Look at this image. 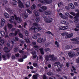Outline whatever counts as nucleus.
I'll return each instance as SVG.
<instances>
[{
    "label": "nucleus",
    "instance_id": "nucleus-1",
    "mask_svg": "<svg viewBox=\"0 0 79 79\" xmlns=\"http://www.w3.org/2000/svg\"><path fill=\"white\" fill-rule=\"evenodd\" d=\"M61 63L60 62H55L54 63V66H57L58 69H56V71L58 72L61 71V69L63 68V64H60Z\"/></svg>",
    "mask_w": 79,
    "mask_h": 79
},
{
    "label": "nucleus",
    "instance_id": "nucleus-2",
    "mask_svg": "<svg viewBox=\"0 0 79 79\" xmlns=\"http://www.w3.org/2000/svg\"><path fill=\"white\" fill-rule=\"evenodd\" d=\"M43 18H44V19H44V21L45 23H52V21H53L52 18L49 19L47 18V17L45 15H43Z\"/></svg>",
    "mask_w": 79,
    "mask_h": 79
},
{
    "label": "nucleus",
    "instance_id": "nucleus-3",
    "mask_svg": "<svg viewBox=\"0 0 79 79\" xmlns=\"http://www.w3.org/2000/svg\"><path fill=\"white\" fill-rule=\"evenodd\" d=\"M52 12L51 10H48L45 11L44 14L46 16H48L52 14Z\"/></svg>",
    "mask_w": 79,
    "mask_h": 79
},
{
    "label": "nucleus",
    "instance_id": "nucleus-4",
    "mask_svg": "<svg viewBox=\"0 0 79 79\" xmlns=\"http://www.w3.org/2000/svg\"><path fill=\"white\" fill-rule=\"evenodd\" d=\"M68 55L70 58L74 57L75 55V52H70L68 53Z\"/></svg>",
    "mask_w": 79,
    "mask_h": 79
},
{
    "label": "nucleus",
    "instance_id": "nucleus-5",
    "mask_svg": "<svg viewBox=\"0 0 79 79\" xmlns=\"http://www.w3.org/2000/svg\"><path fill=\"white\" fill-rule=\"evenodd\" d=\"M14 16L15 18V19L17 21H19V23H21V21H22V19H21V18H19V17H17V16L15 15H14Z\"/></svg>",
    "mask_w": 79,
    "mask_h": 79
},
{
    "label": "nucleus",
    "instance_id": "nucleus-6",
    "mask_svg": "<svg viewBox=\"0 0 79 79\" xmlns=\"http://www.w3.org/2000/svg\"><path fill=\"white\" fill-rule=\"evenodd\" d=\"M31 54L33 55V58H36L37 57L36 52H35L34 51H33L31 52Z\"/></svg>",
    "mask_w": 79,
    "mask_h": 79
},
{
    "label": "nucleus",
    "instance_id": "nucleus-7",
    "mask_svg": "<svg viewBox=\"0 0 79 79\" xmlns=\"http://www.w3.org/2000/svg\"><path fill=\"white\" fill-rule=\"evenodd\" d=\"M32 30H34V32H37V28L35 27H34V26H32L30 28V31H32Z\"/></svg>",
    "mask_w": 79,
    "mask_h": 79
},
{
    "label": "nucleus",
    "instance_id": "nucleus-8",
    "mask_svg": "<svg viewBox=\"0 0 79 79\" xmlns=\"http://www.w3.org/2000/svg\"><path fill=\"white\" fill-rule=\"evenodd\" d=\"M15 21V17L14 16H11L10 17V19L9 20V21L10 23H12L13 22V21Z\"/></svg>",
    "mask_w": 79,
    "mask_h": 79
},
{
    "label": "nucleus",
    "instance_id": "nucleus-9",
    "mask_svg": "<svg viewBox=\"0 0 79 79\" xmlns=\"http://www.w3.org/2000/svg\"><path fill=\"white\" fill-rule=\"evenodd\" d=\"M4 50L5 53H9L10 52V50H8V48L6 47H5L3 48Z\"/></svg>",
    "mask_w": 79,
    "mask_h": 79
},
{
    "label": "nucleus",
    "instance_id": "nucleus-10",
    "mask_svg": "<svg viewBox=\"0 0 79 79\" xmlns=\"http://www.w3.org/2000/svg\"><path fill=\"white\" fill-rule=\"evenodd\" d=\"M73 36V34L72 33H71L70 34H68L65 36V37L66 39H68L69 38H71Z\"/></svg>",
    "mask_w": 79,
    "mask_h": 79
},
{
    "label": "nucleus",
    "instance_id": "nucleus-11",
    "mask_svg": "<svg viewBox=\"0 0 79 79\" xmlns=\"http://www.w3.org/2000/svg\"><path fill=\"white\" fill-rule=\"evenodd\" d=\"M66 49H71L73 48V45H68L65 47Z\"/></svg>",
    "mask_w": 79,
    "mask_h": 79
},
{
    "label": "nucleus",
    "instance_id": "nucleus-12",
    "mask_svg": "<svg viewBox=\"0 0 79 79\" xmlns=\"http://www.w3.org/2000/svg\"><path fill=\"white\" fill-rule=\"evenodd\" d=\"M34 14L35 16L37 17V16H39V11H34Z\"/></svg>",
    "mask_w": 79,
    "mask_h": 79
},
{
    "label": "nucleus",
    "instance_id": "nucleus-13",
    "mask_svg": "<svg viewBox=\"0 0 79 79\" xmlns=\"http://www.w3.org/2000/svg\"><path fill=\"white\" fill-rule=\"evenodd\" d=\"M5 21L3 19H2L1 20V26L3 27L4 26V24H5Z\"/></svg>",
    "mask_w": 79,
    "mask_h": 79
},
{
    "label": "nucleus",
    "instance_id": "nucleus-14",
    "mask_svg": "<svg viewBox=\"0 0 79 79\" xmlns=\"http://www.w3.org/2000/svg\"><path fill=\"white\" fill-rule=\"evenodd\" d=\"M69 6L71 8V9H74V6L72 3L69 4Z\"/></svg>",
    "mask_w": 79,
    "mask_h": 79
},
{
    "label": "nucleus",
    "instance_id": "nucleus-15",
    "mask_svg": "<svg viewBox=\"0 0 79 79\" xmlns=\"http://www.w3.org/2000/svg\"><path fill=\"white\" fill-rule=\"evenodd\" d=\"M49 59H50V56H49L48 55H46L45 58V60L47 62L48 61H49V60H50Z\"/></svg>",
    "mask_w": 79,
    "mask_h": 79
},
{
    "label": "nucleus",
    "instance_id": "nucleus-16",
    "mask_svg": "<svg viewBox=\"0 0 79 79\" xmlns=\"http://www.w3.org/2000/svg\"><path fill=\"white\" fill-rule=\"evenodd\" d=\"M42 40H43V39L41 38H39L38 39V40H37V42H38V43H41L42 42Z\"/></svg>",
    "mask_w": 79,
    "mask_h": 79
},
{
    "label": "nucleus",
    "instance_id": "nucleus-17",
    "mask_svg": "<svg viewBox=\"0 0 79 79\" xmlns=\"http://www.w3.org/2000/svg\"><path fill=\"white\" fill-rule=\"evenodd\" d=\"M5 17L7 18H10V15L6 12H5L4 13Z\"/></svg>",
    "mask_w": 79,
    "mask_h": 79
},
{
    "label": "nucleus",
    "instance_id": "nucleus-18",
    "mask_svg": "<svg viewBox=\"0 0 79 79\" xmlns=\"http://www.w3.org/2000/svg\"><path fill=\"white\" fill-rule=\"evenodd\" d=\"M19 6L20 8H24V5L23 3L21 2L19 4Z\"/></svg>",
    "mask_w": 79,
    "mask_h": 79
},
{
    "label": "nucleus",
    "instance_id": "nucleus-19",
    "mask_svg": "<svg viewBox=\"0 0 79 79\" xmlns=\"http://www.w3.org/2000/svg\"><path fill=\"white\" fill-rule=\"evenodd\" d=\"M25 6L27 8H29L30 6V2L28 1L26 2Z\"/></svg>",
    "mask_w": 79,
    "mask_h": 79
},
{
    "label": "nucleus",
    "instance_id": "nucleus-20",
    "mask_svg": "<svg viewBox=\"0 0 79 79\" xmlns=\"http://www.w3.org/2000/svg\"><path fill=\"white\" fill-rule=\"evenodd\" d=\"M39 50L40 51V53L42 55H44V49L43 48H40Z\"/></svg>",
    "mask_w": 79,
    "mask_h": 79
},
{
    "label": "nucleus",
    "instance_id": "nucleus-21",
    "mask_svg": "<svg viewBox=\"0 0 79 79\" xmlns=\"http://www.w3.org/2000/svg\"><path fill=\"white\" fill-rule=\"evenodd\" d=\"M41 8L42 10H43V11H45L46 10H47V8L45 6H42L41 7Z\"/></svg>",
    "mask_w": 79,
    "mask_h": 79
},
{
    "label": "nucleus",
    "instance_id": "nucleus-22",
    "mask_svg": "<svg viewBox=\"0 0 79 79\" xmlns=\"http://www.w3.org/2000/svg\"><path fill=\"white\" fill-rule=\"evenodd\" d=\"M49 58H51L52 60H54V58L55 57V55L52 54V55H49Z\"/></svg>",
    "mask_w": 79,
    "mask_h": 79
},
{
    "label": "nucleus",
    "instance_id": "nucleus-23",
    "mask_svg": "<svg viewBox=\"0 0 79 79\" xmlns=\"http://www.w3.org/2000/svg\"><path fill=\"white\" fill-rule=\"evenodd\" d=\"M7 26L8 27L9 29H11V28L13 27V26L11 24L8 23L7 24Z\"/></svg>",
    "mask_w": 79,
    "mask_h": 79
},
{
    "label": "nucleus",
    "instance_id": "nucleus-24",
    "mask_svg": "<svg viewBox=\"0 0 79 79\" xmlns=\"http://www.w3.org/2000/svg\"><path fill=\"white\" fill-rule=\"evenodd\" d=\"M35 4H33V5L31 7V9L32 10H35Z\"/></svg>",
    "mask_w": 79,
    "mask_h": 79
},
{
    "label": "nucleus",
    "instance_id": "nucleus-25",
    "mask_svg": "<svg viewBox=\"0 0 79 79\" xmlns=\"http://www.w3.org/2000/svg\"><path fill=\"white\" fill-rule=\"evenodd\" d=\"M2 57L3 60H4L5 61L7 59L6 58V56H5V55H2Z\"/></svg>",
    "mask_w": 79,
    "mask_h": 79
},
{
    "label": "nucleus",
    "instance_id": "nucleus-26",
    "mask_svg": "<svg viewBox=\"0 0 79 79\" xmlns=\"http://www.w3.org/2000/svg\"><path fill=\"white\" fill-rule=\"evenodd\" d=\"M32 38L33 39H37L38 38V37L36 36V35H34L32 36Z\"/></svg>",
    "mask_w": 79,
    "mask_h": 79
},
{
    "label": "nucleus",
    "instance_id": "nucleus-27",
    "mask_svg": "<svg viewBox=\"0 0 79 79\" xmlns=\"http://www.w3.org/2000/svg\"><path fill=\"white\" fill-rule=\"evenodd\" d=\"M35 20L37 23H39L40 21V18L39 17H36Z\"/></svg>",
    "mask_w": 79,
    "mask_h": 79
},
{
    "label": "nucleus",
    "instance_id": "nucleus-28",
    "mask_svg": "<svg viewBox=\"0 0 79 79\" xmlns=\"http://www.w3.org/2000/svg\"><path fill=\"white\" fill-rule=\"evenodd\" d=\"M19 35L20 38H23L24 37V36H23V35L21 33H19Z\"/></svg>",
    "mask_w": 79,
    "mask_h": 79
},
{
    "label": "nucleus",
    "instance_id": "nucleus-29",
    "mask_svg": "<svg viewBox=\"0 0 79 79\" xmlns=\"http://www.w3.org/2000/svg\"><path fill=\"white\" fill-rule=\"evenodd\" d=\"M62 28L63 30H65L68 28V26H62Z\"/></svg>",
    "mask_w": 79,
    "mask_h": 79
},
{
    "label": "nucleus",
    "instance_id": "nucleus-30",
    "mask_svg": "<svg viewBox=\"0 0 79 79\" xmlns=\"http://www.w3.org/2000/svg\"><path fill=\"white\" fill-rule=\"evenodd\" d=\"M0 42L2 44H4V43H5V40L3 39L0 40Z\"/></svg>",
    "mask_w": 79,
    "mask_h": 79
},
{
    "label": "nucleus",
    "instance_id": "nucleus-31",
    "mask_svg": "<svg viewBox=\"0 0 79 79\" xmlns=\"http://www.w3.org/2000/svg\"><path fill=\"white\" fill-rule=\"evenodd\" d=\"M10 55H11V53H7L6 54V56L8 58H10Z\"/></svg>",
    "mask_w": 79,
    "mask_h": 79
},
{
    "label": "nucleus",
    "instance_id": "nucleus-32",
    "mask_svg": "<svg viewBox=\"0 0 79 79\" xmlns=\"http://www.w3.org/2000/svg\"><path fill=\"white\" fill-rule=\"evenodd\" d=\"M0 34H1V35H2V36H3V35H5V32L4 31H1V32L0 33Z\"/></svg>",
    "mask_w": 79,
    "mask_h": 79
},
{
    "label": "nucleus",
    "instance_id": "nucleus-33",
    "mask_svg": "<svg viewBox=\"0 0 79 79\" xmlns=\"http://www.w3.org/2000/svg\"><path fill=\"white\" fill-rule=\"evenodd\" d=\"M27 13H29V14H31L32 13V12L29 9H27L26 10Z\"/></svg>",
    "mask_w": 79,
    "mask_h": 79
},
{
    "label": "nucleus",
    "instance_id": "nucleus-34",
    "mask_svg": "<svg viewBox=\"0 0 79 79\" xmlns=\"http://www.w3.org/2000/svg\"><path fill=\"white\" fill-rule=\"evenodd\" d=\"M46 33H47L48 34H51V35H52V36H53V34H52V32H50V31H47L46 32Z\"/></svg>",
    "mask_w": 79,
    "mask_h": 79
},
{
    "label": "nucleus",
    "instance_id": "nucleus-35",
    "mask_svg": "<svg viewBox=\"0 0 79 79\" xmlns=\"http://www.w3.org/2000/svg\"><path fill=\"white\" fill-rule=\"evenodd\" d=\"M52 74H53L52 72H49L47 73V74L48 76H52Z\"/></svg>",
    "mask_w": 79,
    "mask_h": 79
},
{
    "label": "nucleus",
    "instance_id": "nucleus-36",
    "mask_svg": "<svg viewBox=\"0 0 79 79\" xmlns=\"http://www.w3.org/2000/svg\"><path fill=\"white\" fill-rule=\"evenodd\" d=\"M25 42H26V43H27V44H28V43H30V40H29V39H25Z\"/></svg>",
    "mask_w": 79,
    "mask_h": 79
},
{
    "label": "nucleus",
    "instance_id": "nucleus-37",
    "mask_svg": "<svg viewBox=\"0 0 79 79\" xmlns=\"http://www.w3.org/2000/svg\"><path fill=\"white\" fill-rule=\"evenodd\" d=\"M9 35L10 36V37H13V36L14 35V33L12 32L10 33Z\"/></svg>",
    "mask_w": 79,
    "mask_h": 79
},
{
    "label": "nucleus",
    "instance_id": "nucleus-38",
    "mask_svg": "<svg viewBox=\"0 0 79 79\" xmlns=\"http://www.w3.org/2000/svg\"><path fill=\"white\" fill-rule=\"evenodd\" d=\"M74 22L75 23H78L79 22V19L77 18H75Z\"/></svg>",
    "mask_w": 79,
    "mask_h": 79
},
{
    "label": "nucleus",
    "instance_id": "nucleus-39",
    "mask_svg": "<svg viewBox=\"0 0 79 79\" xmlns=\"http://www.w3.org/2000/svg\"><path fill=\"white\" fill-rule=\"evenodd\" d=\"M27 25V23L25 22L23 24V27L24 28H26V26Z\"/></svg>",
    "mask_w": 79,
    "mask_h": 79
},
{
    "label": "nucleus",
    "instance_id": "nucleus-40",
    "mask_svg": "<svg viewBox=\"0 0 79 79\" xmlns=\"http://www.w3.org/2000/svg\"><path fill=\"white\" fill-rule=\"evenodd\" d=\"M14 50L15 52H17L18 51V48H15Z\"/></svg>",
    "mask_w": 79,
    "mask_h": 79
},
{
    "label": "nucleus",
    "instance_id": "nucleus-41",
    "mask_svg": "<svg viewBox=\"0 0 79 79\" xmlns=\"http://www.w3.org/2000/svg\"><path fill=\"white\" fill-rule=\"evenodd\" d=\"M71 41H77V40L76 38H73L70 40Z\"/></svg>",
    "mask_w": 79,
    "mask_h": 79
},
{
    "label": "nucleus",
    "instance_id": "nucleus-42",
    "mask_svg": "<svg viewBox=\"0 0 79 79\" xmlns=\"http://www.w3.org/2000/svg\"><path fill=\"white\" fill-rule=\"evenodd\" d=\"M24 17L25 19H26L28 17V15L26 14H25L24 15Z\"/></svg>",
    "mask_w": 79,
    "mask_h": 79
},
{
    "label": "nucleus",
    "instance_id": "nucleus-43",
    "mask_svg": "<svg viewBox=\"0 0 79 79\" xmlns=\"http://www.w3.org/2000/svg\"><path fill=\"white\" fill-rule=\"evenodd\" d=\"M52 2H53V1L52 0H48L47 4H50L51 3H52Z\"/></svg>",
    "mask_w": 79,
    "mask_h": 79
},
{
    "label": "nucleus",
    "instance_id": "nucleus-44",
    "mask_svg": "<svg viewBox=\"0 0 79 79\" xmlns=\"http://www.w3.org/2000/svg\"><path fill=\"white\" fill-rule=\"evenodd\" d=\"M70 14L73 15V16H75L76 15V14L73 12H70Z\"/></svg>",
    "mask_w": 79,
    "mask_h": 79
},
{
    "label": "nucleus",
    "instance_id": "nucleus-45",
    "mask_svg": "<svg viewBox=\"0 0 79 79\" xmlns=\"http://www.w3.org/2000/svg\"><path fill=\"white\" fill-rule=\"evenodd\" d=\"M4 29L5 32H7V28H6V26H5L4 28Z\"/></svg>",
    "mask_w": 79,
    "mask_h": 79
},
{
    "label": "nucleus",
    "instance_id": "nucleus-46",
    "mask_svg": "<svg viewBox=\"0 0 79 79\" xmlns=\"http://www.w3.org/2000/svg\"><path fill=\"white\" fill-rule=\"evenodd\" d=\"M34 79H37V75H33Z\"/></svg>",
    "mask_w": 79,
    "mask_h": 79
},
{
    "label": "nucleus",
    "instance_id": "nucleus-47",
    "mask_svg": "<svg viewBox=\"0 0 79 79\" xmlns=\"http://www.w3.org/2000/svg\"><path fill=\"white\" fill-rule=\"evenodd\" d=\"M19 62H23V61H24V59H23V58H20L19 60Z\"/></svg>",
    "mask_w": 79,
    "mask_h": 79
},
{
    "label": "nucleus",
    "instance_id": "nucleus-48",
    "mask_svg": "<svg viewBox=\"0 0 79 79\" xmlns=\"http://www.w3.org/2000/svg\"><path fill=\"white\" fill-rule=\"evenodd\" d=\"M12 3L14 5H17V1H14Z\"/></svg>",
    "mask_w": 79,
    "mask_h": 79
},
{
    "label": "nucleus",
    "instance_id": "nucleus-49",
    "mask_svg": "<svg viewBox=\"0 0 79 79\" xmlns=\"http://www.w3.org/2000/svg\"><path fill=\"white\" fill-rule=\"evenodd\" d=\"M3 0V3H4L5 4H6V3H7L8 2L6 0Z\"/></svg>",
    "mask_w": 79,
    "mask_h": 79
},
{
    "label": "nucleus",
    "instance_id": "nucleus-50",
    "mask_svg": "<svg viewBox=\"0 0 79 79\" xmlns=\"http://www.w3.org/2000/svg\"><path fill=\"white\" fill-rule=\"evenodd\" d=\"M45 50L46 52H48L50 50V48H47L45 49Z\"/></svg>",
    "mask_w": 79,
    "mask_h": 79
},
{
    "label": "nucleus",
    "instance_id": "nucleus-51",
    "mask_svg": "<svg viewBox=\"0 0 79 79\" xmlns=\"http://www.w3.org/2000/svg\"><path fill=\"white\" fill-rule=\"evenodd\" d=\"M18 32H19L18 31H15V32L14 34V35H15V36H16V35H17V34H18Z\"/></svg>",
    "mask_w": 79,
    "mask_h": 79
},
{
    "label": "nucleus",
    "instance_id": "nucleus-52",
    "mask_svg": "<svg viewBox=\"0 0 79 79\" xmlns=\"http://www.w3.org/2000/svg\"><path fill=\"white\" fill-rule=\"evenodd\" d=\"M33 65L34 67H37L38 66L37 64L35 63H33Z\"/></svg>",
    "mask_w": 79,
    "mask_h": 79
},
{
    "label": "nucleus",
    "instance_id": "nucleus-53",
    "mask_svg": "<svg viewBox=\"0 0 79 79\" xmlns=\"http://www.w3.org/2000/svg\"><path fill=\"white\" fill-rule=\"evenodd\" d=\"M69 7V6H67L65 7V8L67 10H69V9H70Z\"/></svg>",
    "mask_w": 79,
    "mask_h": 79
},
{
    "label": "nucleus",
    "instance_id": "nucleus-54",
    "mask_svg": "<svg viewBox=\"0 0 79 79\" xmlns=\"http://www.w3.org/2000/svg\"><path fill=\"white\" fill-rule=\"evenodd\" d=\"M76 62L77 63H79V58H78L76 60Z\"/></svg>",
    "mask_w": 79,
    "mask_h": 79
},
{
    "label": "nucleus",
    "instance_id": "nucleus-55",
    "mask_svg": "<svg viewBox=\"0 0 79 79\" xmlns=\"http://www.w3.org/2000/svg\"><path fill=\"white\" fill-rule=\"evenodd\" d=\"M61 23L62 24H66V21H65V20H62Z\"/></svg>",
    "mask_w": 79,
    "mask_h": 79
},
{
    "label": "nucleus",
    "instance_id": "nucleus-56",
    "mask_svg": "<svg viewBox=\"0 0 79 79\" xmlns=\"http://www.w3.org/2000/svg\"><path fill=\"white\" fill-rule=\"evenodd\" d=\"M15 41H18L19 40V38L18 37H15Z\"/></svg>",
    "mask_w": 79,
    "mask_h": 79
},
{
    "label": "nucleus",
    "instance_id": "nucleus-57",
    "mask_svg": "<svg viewBox=\"0 0 79 79\" xmlns=\"http://www.w3.org/2000/svg\"><path fill=\"white\" fill-rule=\"evenodd\" d=\"M25 34H26V36H28V33L27 32V30H26L25 31Z\"/></svg>",
    "mask_w": 79,
    "mask_h": 79
},
{
    "label": "nucleus",
    "instance_id": "nucleus-58",
    "mask_svg": "<svg viewBox=\"0 0 79 79\" xmlns=\"http://www.w3.org/2000/svg\"><path fill=\"white\" fill-rule=\"evenodd\" d=\"M15 55H13L11 57V58L12 60H14V59L15 58Z\"/></svg>",
    "mask_w": 79,
    "mask_h": 79
},
{
    "label": "nucleus",
    "instance_id": "nucleus-59",
    "mask_svg": "<svg viewBox=\"0 0 79 79\" xmlns=\"http://www.w3.org/2000/svg\"><path fill=\"white\" fill-rule=\"evenodd\" d=\"M33 26H38V24H37V23H34L33 24Z\"/></svg>",
    "mask_w": 79,
    "mask_h": 79
},
{
    "label": "nucleus",
    "instance_id": "nucleus-60",
    "mask_svg": "<svg viewBox=\"0 0 79 79\" xmlns=\"http://www.w3.org/2000/svg\"><path fill=\"white\" fill-rule=\"evenodd\" d=\"M43 79H47V76L46 75H44L43 77Z\"/></svg>",
    "mask_w": 79,
    "mask_h": 79
},
{
    "label": "nucleus",
    "instance_id": "nucleus-61",
    "mask_svg": "<svg viewBox=\"0 0 79 79\" xmlns=\"http://www.w3.org/2000/svg\"><path fill=\"white\" fill-rule=\"evenodd\" d=\"M56 78L54 77H51L49 78V79H55Z\"/></svg>",
    "mask_w": 79,
    "mask_h": 79
},
{
    "label": "nucleus",
    "instance_id": "nucleus-62",
    "mask_svg": "<svg viewBox=\"0 0 79 79\" xmlns=\"http://www.w3.org/2000/svg\"><path fill=\"white\" fill-rule=\"evenodd\" d=\"M74 5L75 6H78L79 5V4L78 3H77V2H74Z\"/></svg>",
    "mask_w": 79,
    "mask_h": 79
},
{
    "label": "nucleus",
    "instance_id": "nucleus-63",
    "mask_svg": "<svg viewBox=\"0 0 79 79\" xmlns=\"http://www.w3.org/2000/svg\"><path fill=\"white\" fill-rule=\"evenodd\" d=\"M15 56H16V57H19V54H15Z\"/></svg>",
    "mask_w": 79,
    "mask_h": 79
},
{
    "label": "nucleus",
    "instance_id": "nucleus-64",
    "mask_svg": "<svg viewBox=\"0 0 79 79\" xmlns=\"http://www.w3.org/2000/svg\"><path fill=\"white\" fill-rule=\"evenodd\" d=\"M76 27L77 28H78V29H79V24L78 23L76 24Z\"/></svg>",
    "mask_w": 79,
    "mask_h": 79
}]
</instances>
